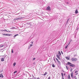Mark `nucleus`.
Returning <instances> with one entry per match:
<instances>
[{
	"label": "nucleus",
	"mask_w": 79,
	"mask_h": 79,
	"mask_svg": "<svg viewBox=\"0 0 79 79\" xmlns=\"http://www.w3.org/2000/svg\"><path fill=\"white\" fill-rule=\"evenodd\" d=\"M65 58L66 59H67V60H69V57H66Z\"/></svg>",
	"instance_id": "nucleus-15"
},
{
	"label": "nucleus",
	"mask_w": 79,
	"mask_h": 79,
	"mask_svg": "<svg viewBox=\"0 0 79 79\" xmlns=\"http://www.w3.org/2000/svg\"><path fill=\"white\" fill-rule=\"evenodd\" d=\"M32 45H32V44H30V46H31V47H32Z\"/></svg>",
	"instance_id": "nucleus-35"
},
{
	"label": "nucleus",
	"mask_w": 79,
	"mask_h": 79,
	"mask_svg": "<svg viewBox=\"0 0 79 79\" xmlns=\"http://www.w3.org/2000/svg\"><path fill=\"white\" fill-rule=\"evenodd\" d=\"M60 56H58V54H56V57H57V58H58V59H59V60H61V58H60Z\"/></svg>",
	"instance_id": "nucleus-5"
},
{
	"label": "nucleus",
	"mask_w": 79,
	"mask_h": 79,
	"mask_svg": "<svg viewBox=\"0 0 79 79\" xmlns=\"http://www.w3.org/2000/svg\"><path fill=\"white\" fill-rule=\"evenodd\" d=\"M73 71V69H70V71L71 72Z\"/></svg>",
	"instance_id": "nucleus-26"
},
{
	"label": "nucleus",
	"mask_w": 79,
	"mask_h": 79,
	"mask_svg": "<svg viewBox=\"0 0 79 79\" xmlns=\"http://www.w3.org/2000/svg\"><path fill=\"white\" fill-rule=\"evenodd\" d=\"M46 10H48V11H50V10H51V9L50 8V6H48L46 8Z\"/></svg>",
	"instance_id": "nucleus-4"
},
{
	"label": "nucleus",
	"mask_w": 79,
	"mask_h": 79,
	"mask_svg": "<svg viewBox=\"0 0 79 79\" xmlns=\"http://www.w3.org/2000/svg\"><path fill=\"white\" fill-rule=\"evenodd\" d=\"M70 42L71 41H70L69 42V44H68V45H69V44H70Z\"/></svg>",
	"instance_id": "nucleus-31"
},
{
	"label": "nucleus",
	"mask_w": 79,
	"mask_h": 79,
	"mask_svg": "<svg viewBox=\"0 0 79 79\" xmlns=\"http://www.w3.org/2000/svg\"><path fill=\"white\" fill-rule=\"evenodd\" d=\"M33 64H35V63H33Z\"/></svg>",
	"instance_id": "nucleus-41"
},
{
	"label": "nucleus",
	"mask_w": 79,
	"mask_h": 79,
	"mask_svg": "<svg viewBox=\"0 0 79 79\" xmlns=\"http://www.w3.org/2000/svg\"><path fill=\"white\" fill-rule=\"evenodd\" d=\"M16 62H15L14 64H13V65L14 66H15V65L16 64Z\"/></svg>",
	"instance_id": "nucleus-19"
},
{
	"label": "nucleus",
	"mask_w": 79,
	"mask_h": 79,
	"mask_svg": "<svg viewBox=\"0 0 79 79\" xmlns=\"http://www.w3.org/2000/svg\"><path fill=\"white\" fill-rule=\"evenodd\" d=\"M56 60L59 64H60L61 63L60 62L59 60H58V59H57V58H56Z\"/></svg>",
	"instance_id": "nucleus-6"
},
{
	"label": "nucleus",
	"mask_w": 79,
	"mask_h": 79,
	"mask_svg": "<svg viewBox=\"0 0 79 79\" xmlns=\"http://www.w3.org/2000/svg\"><path fill=\"white\" fill-rule=\"evenodd\" d=\"M47 72H46L43 75L44 76H46V75H47Z\"/></svg>",
	"instance_id": "nucleus-17"
},
{
	"label": "nucleus",
	"mask_w": 79,
	"mask_h": 79,
	"mask_svg": "<svg viewBox=\"0 0 79 79\" xmlns=\"http://www.w3.org/2000/svg\"><path fill=\"white\" fill-rule=\"evenodd\" d=\"M71 76L72 78H73V77H74L73 76V72L71 73Z\"/></svg>",
	"instance_id": "nucleus-8"
},
{
	"label": "nucleus",
	"mask_w": 79,
	"mask_h": 79,
	"mask_svg": "<svg viewBox=\"0 0 79 79\" xmlns=\"http://www.w3.org/2000/svg\"><path fill=\"white\" fill-rule=\"evenodd\" d=\"M6 35L7 36H10V34H6Z\"/></svg>",
	"instance_id": "nucleus-20"
},
{
	"label": "nucleus",
	"mask_w": 79,
	"mask_h": 79,
	"mask_svg": "<svg viewBox=\"0 0 79 79\" xmlns=\"http://www.w3.org/2000/svg\"><path fill=\"white\" fill-rule=\"evenodd\" d=\"M68 21H69V19H68L67 20V23H68Z\"/></svg>",
	"instance_id": "nucleus-32"
},
{
	"label": "nucleus",
	"mask_w": 79,
	"mask_h": 79,
	"mask_svg": "<svg viewBox=\"0 0 79 79\" xmlns=\"http://www.w3.org/2000/svg\"><path fill=\"white\" fill-rule=\"evenodd\" d=\"M74 78H75V79H77V77H76V76H75L74 77Z\"/></svg>",
	"instance_id": "nucleus-29"
},
{
	"label": "nucleus",
	"mask_w": 79,
	"mask_h": 79,
	"mask_svg": "<svg viewBox=\"0 0 79 79\" xmlns=\"http://www.w3.org/2000/svg\"><path fill=\"white\" fill-rule=\"evenodd\" d=\"M63 79H64V78L63 77H62Z\"/></svg>",
	"instance_id": "nucleus-40"
},
{
	"label": "nucleus",
	"mask_w": 79,
	"mask_h": 79,
	"mask_svg": "<svg viewBox=\"0 0 79 79\" xmlns=\"http://www.w3.org/2000/svg\"><path fill=\"white\" fill-rule=\"evenodd\" d=\"M40 79V78H39V77L37 78V79Z\"/></svg>",
	"instance_id": "nucleus-39"
},
{
	"label": "nucleus",
	"mask_w": 79,
	"mask_h": 79,
	"mask_svg": "<svg viewBox=\"0 0 79 79\" xmlns=\"http://www.w3.org/2000/svg\"><path fill=\"white\" fill-rule=\"evenodd\" d=\"M22 19V17H19V18H16L15 19H14V21H15L16 20H18V19Z\"/></svg>",
	"instance_id": "nucleus-3"
},
{
	"label": "nucleus",
	"mask_w": 79,
	"mask_h": 79,
	"mask_svg": "<svg viewBox=\"0 0 79 79\" xmlns=\"http://www.w3.org/2000/svg\"><path fill=\"white\" fill-rule=\"evenodd\" d=\"M4 45H2V46H1L0 47H1V48L3 47H4Z\"/></svg>",
	"instance_id": "nucleus-30"
},
{
	"label": "nucleus",
	"mask_w": 79,
	"mask_h": 79,
	"mask_svg": "<svg viewBox=\"0 0 79 79\" xmlns=\"http://www.w3.org/2000/svg\"><path fill=\"white\" fill-rule=\"evenodd\" d=\"M0 77H1L2 78H3V76L2 73H1L0 74Z\"/></svg>",
	"instance_id": "nucleus-9"
},
{
	"label": "nucleus",
	"mask_w": 79,
	"mask_h": 79,
	"mask_svg": "<svg viewBox=\"0 0 79 79\" xmlns=\"http://www.w3.org/2000/svg\"><path fill=\"white\" fill-rule=\"evenodd\" d=\"M75 13L76 14H77V13H78V11H77V10L75 11Z\"/></svg>",
	"instance_id": "nucleus-13"
},
{
	"label": "nucleus",
	"mask_w": 79,
	"mask_h": 79,
	"mask_svg": "<svg viewBox=\"0 0 79 79\" xmlns=\"http://www.w3.org/2000/svg\"><path fill=\"white\" fill-rule=\"evenodd\" d=\"M5 61L4 58H2L1 59V61Z\"/></svg>",
	"instance_id": "nucleus-16"
},
{
	"label": "nucleus",
	"mask_w": 79,
	"mask_h": 79,
	"mask_svg": "<svg viewBox=\"0 0 79 79\" xmlns=\"http://www.w3.org/2000/svg\"><path fill=\"white\" fill-rule=\"evenodd\" d=\"M61 54H63V52H62V51H61Z\"/></svg>",
	"instance_id": "nucleus-33"
},
{
	"label": "nucleus",
	"mask_w": 79,
	"mask_h": 79,
	"mask_svg": "<svg viewBox=\"0 0 79 79\" xmlns=\"http://www.w3.org/2000/svg\"><path fill=\"white\" fill-rule=\"evenodd\" d=\"M31 44H33V42H31Z\"/></svg>",
	"instance_id": "nucleus-36"
},
{
	"label": "nucleus",
	"mask_w": 79,
	"mask_h": 79,
	"mask_svg": "<svg viewBox=\"0 0 79 79\" xmlns=\"http://www.w3.org/2000/svg\"><path fill=\"white\" fill-rule=\"evenodd\" d=\"M17 73V71H16L14 73V74H15V73Z\"/></svg>",
	"instance_id": "nucleus-28"
},
{
	"label": "nucleus",
	"mask_w": 79,
	"mask_h": 79,
	"mask_svg": "<svg viewBox=\"0 0 79 79\" xmlns=\"http://www.w3.org/2000/svg\"><path fill=\"white\" fill-rule=\"evenodd\" d=\"M71 60L72 61H76L77 60V59L76 58H72L71 59Z\"/></svg>",
	"instance_id": "nucleus-2"
},
{
	"label": "nucleus",
	"mask_w": 79,
	"mask_h": 79,
	"mask_svg": "<svg viewBox=\"0 0 79 79\" xmlns=\"http://www.w3.org/2000/svg\"><path fill=\"white\" fill-rule=\"evenodd\" d=\"M1 31H4V32L6 31V32H11L10 31H7V30H0Z\"/></svg>",
	"instance_id": "nucleus-7"
},
{
	"label": "nucleus",
	"mask_w": 79,
	"mask_h": 79,
	"mask_svg": "<svg viewBox=\"0 0 79 79\" xmlns=\"http://www.w3.org/2000/svg\"><path fill=\"white\" fill-rule=\"evenodd\" d=\"M35 60V58H34L33 59V61H34Z\"/></svg>",
	"instance_id": "nucleus-24"
},
{
	"label": "nucleus",
	"mask_w": 79,
	"mask_h": 79,
	"mask_svg": "<svg viewBox=\"0 0 79 79\" xmlns=\"http://www.w3.org/2000/svg\"><path fill=\"white\" fill-rule=\"evenodd\" d=\"M68 45H67L65 47V48L66 49L67 48H68Z\"/></svg>",
	"instance_id": "nucleus-23"
},
{
	"label": "nucleus",
	"mask_w": 79,
	"mask_h": 79,
	"mask_svg": "<svg viewBox=\"0 0 79 79\" xmlns=\"http://www.w3.org/2000/svg\"><path fill=\"white\" fill-rule=\"evenodd\" d=\"M17 35H18V34L15 35H14V38H15V37H16V36H17Z\"/></svg>",
	"instance_id": "nucleus-14"
},
{
	"label": "nucleus",
	"mask_w": 79,
	"mask_h": 79,
	"mask_svg": "<svg viewBox=\"0 0 79 79\" xmlns=\"http://www.w3.org/2000/svg\"><path fill=\"white\" fill-rule=\"evenodd\" d=\"M54 61H55V62L56 63V60H55V59H54Z\"/></svg>",
	"instance_id": "nucleus-21"
},
{
	"label": "nucleus",
	"mask_w": 79,
	"mask_h": 79,
	"mask_svg": "<svg viewBox=\"0 0 79 79\" xmlns=\"http://www.w3.org/2000/svg\"><path fill=\"white\" fill-rule=\"evenodd\" d=\"M67 64L68 65H69V66L70 67H75V64H73L69 62H68L67 63Z\"/></svg>",
	"instance_id": "nucleus-1"
},
{
	"label": "nucleus",
	"mask_w": 79,
	"mask_h": 79,
	"mask_svg": "<svg viewBox=\"0 0 79 79\" xmlns=\"http://www.w3.org/2000/svg\"><path fill=\"white\" fill-rule=\"evenodd\" d=\"M52 67H53V68H55V64H52Z\"/></svg>",
	"instance_id": "nucleus-11"
},
{
	"label": "nucleus",
	"mask_w": 79,
	"mask_h": 79,
	"mask_svg": "<svg viewBox=\"0 0 79 79\" xmlns=\"http://www.w3.org/2000/svg\"><path fill=\"white\" fill-rule=\"evenodd\" d=\"M61 76L62 77H63V73H61Z\"/></svg>",
	"instance_id": "nucleus-22"
},
{
	"label": "nucleus",
	"mask_w": 79,
	"mask_h": 79,
	"mask_svg": "<svg viewBox=\"0 0 79 79\" xmlns=\"http://www.w3.org/2000/svg\"><path fill=\"white\" fill-rule=\"evenodd\" d=\"M2 35H6V34H3Z\"/></svg>",
	"instance_id": "nucleus-34"
},
{
	"label": "nucleus",
	"mask_w": 79,
	"mask_h": 79,
	"mask_svg": "<svg viewBox=\"0 0 79 79\" xmlns=\"http://www.w3.org/2000/svg\"><path fill=\"white\" fill-rule=\"evenodd\" d=\"M11 51H12V53H13V50L12 49Z\"/></svg>",
	"instance_id": "nucleus-27"
},
{
	"label": "nucleus",
	"mask_w": 79,
	"mask_h": 79,
	"mask_svg": "<svg viewBox=\"0 0 79 79\" xmlns=\"http://www.w3.org/2000/svg\"><path fill=\"white\" fill-rule=\"evenodd\" d=\"M67 79H70V75H68Z\"/></svg>",
	"instance_id": "nucleus-12"
},
{
	"label": "nucleus",
	"mask_w": 79,
	"mask_h": 79,
	"mask_svg": "<svg viewBox=\"0 0 79 79\" xmlns=\"http://www.w3.org/2000/svg\"><path fill=\"white\" fill-rule=\"evenodd\" d=\"M58 56H61V52L60 51H58Z\"/></svg>",
	"instance_id": "nucleus-10"
},
{
	"label": "nucleus",
	"mask_w": 79,
	"mask_h": 79,
	"mask_svg": "<svg viewBox=\"0 0 79 79\" xmlns=\"http://www.w3.org/2000/svg\"><path fill=\"white\" fill-rule=\"evenodd\" d=\"M12 29H15V27H13L12 28Z\"/></svg>",
	"instance_id": "nucleus-37"
},
{
	"label": "nucleus",
	"mask_w": 79,
	"mask_h": 79,
	"mask_svg": "<svg viewBox=\"0 0 79 79\" xmlns=\"http://www.w3.org/2000/svg\"><path fill=\"white\" fill-rule=\"evenodd\" d=\"M66 68L67 69V70H69V68L67 66H66Z\"/></svg>",
	"instance_id": "nucleus-18"
},
{
	"label": "nucleus",
	"mask_w": 79,
	"mask_h": 79,
	"mask_svg": "<svg viewBox=\"0 0 79 79\" xmlns=\"http://www.w3.org/2000/svg\"><path fill=\"white\" fill-rule=\"evenodd\" d=\"M77 74H78V73H77L76 74V75H77Z\"/></svg>",
	"instance_id": "nucleus-38"
},
{
	"label": "nucleus",
	"mask_w": 79,
	"mask_h": 79,
	"mask_svg": "<svg viewBox=\"0 0 79 79\" xmlns=\"http://www.w3.org/2000/svg\"><path fill=\"white\" fill-rule=\"evenodd\" d=\"M78 72V71H75V73H77Z\"/></svg>",
	"instance_id": "nucleus-25"
}]
</instances>
